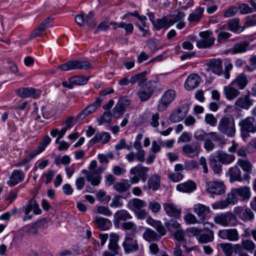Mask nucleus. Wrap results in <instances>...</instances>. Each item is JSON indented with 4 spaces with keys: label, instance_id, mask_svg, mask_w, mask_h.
Listing matches in <instances>:
<instances>
[{
    "label": "nucleus",
    "instance_id": "obj_15",
    "mask_svg": "<svg viewBox=\"0 0 256 256\" xmlns=\"http://www.w3.org/2000/svg\"><path fill=\"white\" fill-rule=\"evenodd\" d=\"M94 222L96 228L102 230H108L112 226L110 220L98 216H95Z\"/></svg>",
    "mask_w": 256,
    "mask_h": 256
},
{
    "label": "nucleus",
    "instance_id": "obj_64",
    "mask_svg": "<svg viewBox=\"0 0 256 256\" xmlns=\"http://www.w3.org/2000/svg\"><path fill=\"white\" fill-rule=\"evenodd\" d=\"M206 122L210 125L211 126H215L217 122L216 118L212 114H206L204 118Z\"/></svg>",
    "mask_w": 256,
    "mask_h": 256
},
{
    "label": "nucleus",
    "instance_id": "obj_45",
    "mask_svg": "<svg viewBox=\"0 0 256 256\" xmlns=\"http://www.w3.org/2000/svg\"><path fill=\"white\" fill-rule=\"evenodd\" d=\"M238 164L244 171L246 172H251L252 164L249 160L239 159Z\"/></svg>",
    "mask_w": 256,
    "mask_h": 256
},
{
    "label": "nucleus",
    "instance_id": "obj_23",
    "mask_svg": "<svg viewBox=\"0 0 256 256\" xmlns=\"http://www.w3.org/2000/svg\"><path fill=\"white\" fill-rule=\"evenodd\" d=\"M253 100L250 98L249 95H244L238 98L234 103L236 106L248 110L252 105Z\"/></svg>",
    "mask_w": 256,
    "mask_h": 256
},
{
    "label": "nucleus",
    "instance_id": "obj_13",
    "mask_svg": "<svg viewBox=\"0 0 256 256\" xmlns=\"http://www.w3.org/2000/svg\"><path fill=\"white\" fill-rule=\"evenodd\" d=\"M163 208L166 214L170 216L178 218L181 216V209L173 203L165 202Z\"/></svg>",
    "mask_w": 256,
    "mask_h": 256
},
{
    "label": "nucleus",
    "instance_id": "obj_43",
    "mask_svg": "<svg viewBox=\"0 0 256 256\" xmlns=\"http://www.w3.org/2000/svg\"><path fill=\"white\" fill-rule=\"evenodd\" d=\"M96 110L92 104L87 106L80 114H79L76 118L82 120L87 116L94 113Z\"/></svg>",
    "mask_w": 256,
    "mask_h": 256
},
{
    "label": "nucleus",
    "instance_id": "obj_37",
    "mask_svg": "<svg viewBox=\"0 0 256 256\" xmlns=\"http://www.w3.org/2000/svg\"><path fill=\"white\" fill-rule=\"evenodd\" d=\"M232 84L236 85L240 90H244L248 84V79L246 75L241 74L232 82Z\"/></svg>",
    "mask_w": 256,
    "mask_h": 256
},
{
    "label": "nucleus",
    "instance_id": "obj_20",
    "mask_svg": "<svg viewBox=\"0 0 256 256\" xmlns=\"http://www.w3.org/2000/svg\"><path fill=\"white\" fill-rule=\"evenodd\" d=\"M233 84L230 83L228 86L224 88V92L226 98L228 100H232L238 96L240 92L233 86Z\"/></svg>",
    "mask_w": 256,
    "mask_h": 256
},
{
    "label": "nucleus",
    "instance_id": "obj_26",
    "mask_svg": "<svg viewBox=\"0 0 256 256\" xmlns=\"http://www.w3.org/2000/svg\"><path fill=\"white\" fill-rule=\"evenodd\" d=\"M143 238L146 241L150 242L158 241L160 239V236L154 230L147 228L142 234Z\"/></svg>",
    "mask_w": 256,
    "mask_h": 256
},
{
    "label": "nucleus",
    "instance_id": "obj_3",
    "mask_svg": "<svg viewBox=\"0 0 256 256\" xmlns=\"http://www.w3.org/2000/svg\"><path fill=\"white\" fill-rule=\"evenodd\" d=\"M158 86V82L156 80H149L145 86L140 87L137 96L142 102L148 100L153 94Z\"/></svg>",
    "mask_w": 256,
    "mask_h": 256
},
{
    "label": "nucleus",
    "instance_id": "obj_53",
    "mask_svg": "<svg viewBox=\"0 0 256 256\" xmlns=\"http://www.w3.org/2000/svg\"><path fill=\"white\" fill-rule=\"evenodd\" d=\"M122 197L120 195H116L112 198L110 206L112 208H120L123 206L122 202Z\"/></svg>",
    "mask_w": 256,
    "mask_h": 256
},
{
    "label": "nucleus",
    "instance_id": "obj_19",
    "mask_svg": "<svg viewBox=\"0 0 256 256\" xmlns=\"http://www.w3.org/2000/svg\"><path fill=\"white\" fill-rule=\"evenodd\" d=\"M250 43L248 41H242L236 43L231 50L233 54H242L251 50Z\"/></svg>",
    "mask_w": 256,
    "mask_h": 256
},
{
    "label": "nucleus",
    "instance_id": "obj_9",
    "mask_svg": "<svg viewBox=\"0 0 256 256\" xmlns=\"http://www.w3.org/2000/svg\"><path fill=\"white\" fill-rule=\"evenodd\" d=\"M235 218L234 215L232 212H226L216 215L214 218V222L216 224L224 226H230L232 220Z\"/></svg>",
    "mask_w": 256,
    "mask_h": 256
},
{
    "label": "nucleus",
    "instance_id": "obj_28",
    "mask_svg": "<svg viewBox=\"0 0 256 256\" xmlns=\"http://www.w3.org/2000/svg\"><path fill=\"white\" fill-rule=\"evenodd\" d=\"M228 174L230 175V181L231 182L235 181L241 182L243 179L241 175L240 170L236 166L229 168Z\"/></svg>",
    "mask_w": 256,
    "mask_h": 256
},
{
    "label": "nucleus",
    "instance_id": "obj_60",
    "mask_svg": "<svg viewBox=\"0 0 256 256\" xmlns=\"http://www.w3.org/2000/svg\"><path fill=\"white\" fill-rule=\"evenodd\" d=\"M221 248L223 252H224L226 256L232 254L234 252V248L232 244H221Z\"/></svg>",
    "mask_w": 256,
    "mask_h": 256
},
{
    "label": "nucleus",
    "instance_id": "obj_51",
    "mask_svg": "<svg viewBox=\"0 0 256 256\" xmlns=\"http://www.w3.org/2000/svg\"><path fill=\"white\" fill-rule=\"evenodd\" d=\"M194 136L197 140L203 141L207 138L208 134L204 130H198L194 132Z\"/></svg>",
    "mask_w": 256,
    "mask_h": 256
},
{
    "label": "nucleus",
    "instance_id": "obj_34",
    "mask_svg": "<svg viewBox=\"0 0 256 256\" xmlns=\"http://www.w3.org/2000/svg\"><path fill=\"white\" fill-rule=\"evenodd\" d=\"M216 158L218 162L226 164L231 163L235 158L234 156L232 154H228L220 152H218Z\"/></svg>",
    "mask_w": 256,
    "mask_h": 256
},
{
    "label": "nucleus",
    "instance_id": "obj_40",
    "mask_svg": "<svg viewBox=\"0 0 256 256\" xmlns=\"http://www.w3.org/2000/svg\"><path fill=\"white\" fill-rule=\"evenodd\" d=\"M110 24L116 26L114 28V29H116L117 28H124L127 34H132L134 30V26L132 24L130 23H125L124 22L116 23V22H112L110 23Z\"/></svg>",
    "mask_w": 256,
    "mask_h": 256
},
{
    "label": "nucleus",
    "instance_id": "obj_36",
    "mask_svg": "<svg viewBox=\"0 0 256 256\" xmlns=\"http://www.w3.org/2000/svg\"><path fill=\"white\" fill-rule=\"evenodd\" d=\"M119 240V236L118 234L112 233L110 236V242L108 246V248L113 252H118L117 250L119 248L118 242Z\"/></svg>",
    "mask_w": 256,
    "mask_h": 256
},
{
    "label": "nucleus",
    "instance_id": "obj_35",
    "mask_svg": "<svg viewBox=\"0 0 256 256\" xmlns=\"http://www.w3.org/2000/svg\"><path fill=\"white\" fill-rule=\"evenodd\" d=\"M204 12V8L202 7H198L194 12L191 13L188 18V20L190 22H198L202 17V14Z\"/></svg>",
    "mask_w": 256,
    "mask_h": 256
},
{
    "label": "nucleus",
    "instance_id": "obj_21",
    "mask_svg": "<svg viewBox=\"0 0 256 256\" xmlns=\"http://www.w3.org/2000/svg\"><path fill=\"white\" fill-rule=\"evenodd\" d=\"M146 71H143L133 75L130 78V84L133 85L137 82L139 87L145 86L147 82V78L146 76Z\"/></svg>",
    "mask_w": 256,
    "mask_h": 256
},
{
    "label": "nucleus",
    "instance_id": "obj_7",
    "mask_svg": "<svg viewBox=\"0 0 256 256\" xmlns=\"http://www.w3.org/2000/svg\"><path fill=\"white\" fill-rule=\"evenodd\" d=\"M122 246L126 254L136 252L138 250V244L136 240L134 238V234H127L122 243Z\"/></svg>",
    "mask_w": 256,
    "mask_h": 256
},
{
    "label": "nucleus",
    "instance_id": "obj_47",
    "mask_svg": "<svg viewBox=\"0 0 256 256\" xmlns=\"http://www.w3.org/2000/svg\"><path fill=\"white\" fill-rule=\"evenodd\" d=\"M210 165L214 173L218 174L222 171V166L220 162L216 158L210 160Z\"/></svg>",
    "mask_w": 256,
    "mask_h": 256
},
{
    "label": "nucleus",
    "instance_id": "obj_49",
    "mask_svg": "<svg viewBox=\"0 0 256 256\" xmlns=\"http://www.w3.org/2000/svg\"><path fill=\"white\" fill-rule=\"evenodd\" d=\"M33 199L30 200H29L28 204L25 206L24 207V212L26 214V216L24 217V220H27L31 219L32 218V216H28L29 213L30 212V211L32 210L33 207Z\"/></svg>",
    "mask_w": 256,
    "mask_h": 256
},
{
    "label": "nucleus",
    "instance_id": "obj_58",
    "mask_svg": "<svg viewBox=\"0 0 256 256\" xmlns=\"http://www.w3.org/2000/svg\"><path fill=\"white\" fill-rule=\"evenodd\" d=\"M130 100L126 96H124L120 97L116 104L125 110L130 104Z\"/></svg>",
    "mask_w": 256,
    "mask_h": 256
},
{
    "label": "nucleus",
    "instance_id": "obj_29",
    "mask_svg": "<svg viewBox=\"0 0 256 256\" xmlns=\"http://www.w3.org/2000/svg\"><path fill=\"white\" fill-rule=\"evenodd\" d=\"M196 239L199 243L206 244L212 242L214 240L213 230H208L207 233L200 234L196 236Z\"/></svg>",
    "mask_w": 256,
    "mask_h": 256
},
{
    "label": "nucleus",
    "instance_id": "obj_59",
    "mask_svg": "<svg viewBox=\"0 0 256 256\" xmlns=\"http://www.w3.org/2000/svg\"><path fill=\"white\" fill-rule=\"evenodd\" d=\"M132 15V16H136V17L138 20H140L141 22V24H142V25L144 26H146V16H140V14L136 12H133V13H130V14H126L125 15H124L123 16H122V19L123 20H124L126 18H127V16L128 15Z\"/></svg>",
    "mask_w": 256,
    "mask_h": 256
},
{
    "label": "nucleus",
    "instance_id": "obj_16",
    "mask_svg": "<svg viewBox=\"0 0 256 256\" xmlns=\"http://www.w3.org/2000/svg\"><path fill=\"white\" fill-rule=\"evenodd\" d=\"M200 80V78L198 74H192L186 78L184 87L188 90H192L198 86Z\"/></svg>",
    "mask_w": 256,
    "mask_h": 256
},
{
    "label": "nucleus",
    "instance_id": "obj_41",
    "mask_svg": "<svg viewBox=\"0 0 256 256\" xmlns=\"http://www.w3.org/2000/svg\"><path fill=\"white\" fill-rule=\"evenodd\" d=\"M239 18H234L229 20L228 22V28L234 32H240L244 30V28L238 26Z\"/></svg>",
    "mask_w": 256,
    "mask_h": 256
},
{
    "label": "nucleus",
    "instance_id": "obj_5",
    "mask_svg": "<svg viewBox=\"0 0 256 256\" xmlns=\"http://www.w3.org/2000/svg\"><path fill=\"white\" fill-rule=\"evenodd\" d=\"M212 32L208 30L200 32L201 39L196 42V46L198 48H206L214 44L215 38L212 36Z\"/></svg>",
    "mask_w": 256,
    "mask_h": 256
},
{
    "label": "nucleus",
    "instance_id": "obj_4",
    "mask_svg": "<svg viewBox=\"0 0 256 256\" xmlns=\"http://www.w3.org/2000/svg\"><path fill=\"white\" fill-rule=\"evenodd\" d=\"M238 124L244 139L250 136L249 132L254 133L256 132V125L254 124V120L252 118L248 117L241 120Z\"/></svg>",
    "mask_w": 256,
    "mask_h": 256
},
{
    "label": "nucleus",
    "instance_id": "obj_8",
    "mask_svg": "<svg viewBox=\"0 0 256 256\" xmlns=\"http://www.w3.org/2000/svg\"><path fill=\"white\" fill-rule=\"evenodd\" d=\"M234 214L240 219L244 220H252L254 218V214L250 208L236 206L234 209Z\"/></svg>",
    "mask_w": 256,
    "mask_h": 256
},
{
    "label": "nucleus",
    "instance_id": "obj_33",
    "mask_svg": "<svg viewBox=\"0 0 256 256\" xmlns=\"http://www.w3.org/2000/svg\"><path fill=\"white\" fill-rule=\"evenodd\" d=\"M160 177L156 174L152 176L148 181V188L153 190H157L160 186Z\"/></svg>",
    "mask_w": 256,
    "mask_h": 256
},
{
    "label": "nucleus",
    "instance_id": "obj_44",
    "mask_svg": "<svg viewBox=\"0 0 256 256\" xmlns=\"http://www.w3.org/2000/svg\"><path fill=\"white\" fill-rule=\"evenodd\" d=\"M242 246L246 250L252 252L256 248V246L254 242L250 240H243L242 241Z\"/></svg>",
    "mask_w": 256,
    "mask_h": 256
},
{
    "label": "nucleus",
    "instance_id": "obj_62",
    "mask_svg": "<svg viewBox=\"0 0 256 256\" xmlns=\"http://www.w3.org/2000/svg\"><path fill=\"white\" fill-rule=\"evenodd\" d=\"M125 110L120 108L118 104H116L112 110V116L115 118H119L124 113Z\"/></svg>",
    "mask_w": 256,
    "mask_h": 256
},
{
    "label": "nucleus",
    "instance_id": "obj_2",
    "mask_svg": "<svg viewBox=\"0 0 256 256\" xmlns=\"http://www.w3.org/2000/svg\"><path fill=\"white\" fill-rule=\"evenodd\" d=\"M92 68L90 63L87 60H73L58 66V68L64 71L74 70H88Z\"/></svg>",
    "mask_w": 256,
    "mask_h": 256
},
{
    "label": "nucleus",
    "instance_id": "obj_27",
    "mask_svg": "<svg viewBox=\"0 0 256 256\" xmlns=\"http://www.w3.org/2000/svg\"><path fill=\"white\" fill-rule=\"evenodd\" d=\"M131 186L128 180L123 179L120 182H116L113 186V188L119 193L126 192Z\"/></svg>",
    "mask_w": 256,
    "mask_h": 256
},
{
    "label": "nucleus",
    "instance_id": "obj_48",
    "mask_svg": "<svg viewBox=\"0 0 256 256\" xmlns=\"http://www.w3.org/2000/svg\"><path fill=\"white\" fill-rule=\"evenodd\" d=\"M184 16V13L182 12H179L176 14L170 16H168L170 24L173 25L174 23L180 20Z\"/></svg>",
    "mask_w": 256,
    "mask_h": 256
},
{
    "label": "nucleus",
    "instance_id": "obj_38",
    "mask_svg": "<svg viewBox=\"0 0 256 256\" xmlns=\"http://www.w3.org/2000/svg\"><path fill=\"white\" fill-rule=\"evenodd\" d=\"M187 112H182V108H178L170 116L172 122H178L181 121L186 116Z\"/></svg>",
    "mask_w": 256,
    "mask_h": 256
},
{
    "label": "nucleus",
    "instance_id": "obj_31",
    "mask_svg": "<svg viewBox=\"0 0 256 256\" xmlns=\"http://www.w3.org/2000/svg\"><path fill=\"white\" fill-rule=\"evenodd\" d=\"M114 222L115 224L120 220L125 221L132 218L131 215L124 210H118L114 213Z\"/></svg>",
    "mask_w": 256,
    "mask_h": 256
},
{
    "label": "nucleus",
    "instance_id": "obj_50",
    "mask_svg": "<svg viewBox=\"0 0 256 256\" xmlns=\"http://www.w3.org/2000/svg\"><path fill=\"white\" fill-rule=\"evenodd\" d=\"M84 24H86L90 27L94 26L96 24L94 18V14L92 12H90L84 18Z\"/></svg>",
    "mask_w": 256,
    "mask_h": 256
},
{
    "label": "nucleus",
    "instance_id": "obj_39",
    "mask_svg": "<svg viewBox=\"0 0 256 256\" xmlns=\"http://www.w3.org/2000/svg\"><path fill=\"white\" fill-rule=\"evenodd\" d=\"M170 20L168 17H162V18H158L156 20L155 24L154 26L156 27V30H160L163 28H168L170 26Z\"/></svg>",
    "mask_w": 256,
    "mask_h": 256
},
{
    "label": "nucleus",
    "instance_id": "obj_22",
    "mask_svg": "<svg viewBox=\"0 0 256 256\" xmlns=\"http://www.w3.org/2000/svg\"><path fill=\"white\" fill-rule=\"evenodd\" d=\"M194 210L200 219L199 222H202L205 219L206 216L210 212V208L208 207L200 204H195Z\"/></svg>",
    "mask_w": 256,
    "mask_h": 256
},
{
    "label": "nucleus",
    "instance_id": "obj_32",
    "mask_svg": "<svg viewBox=\"0 0 256 256\" xmlns=\"http://www.w3.org/2000/svg\"><path fill=\"white\" fill-rule=\"evenodd\" d=\"M82 172L86 176L87 181L90 182L92 185L98 186L100 184L102 178L100 175L95 176L93 172H90L86 170H83Z\"/></svg>",
    "mask_w": 256,
    "mask_h": 256
},
{
    "label": "nucleus",
    "instance_id": "obj_11",
    "mask_svg": "<svg viewBox=\"0 0 256 256\" xmlns=\"http://www.w3.org/2000/svg\"><path fill=\"white\" fill-rule=\"evenodd\" d=\"M200 149V145L198 142H194L191 144H187L182 146V152L184 154L190 158H194L198 154Z\"/></svg>",
    "mask_w": 256,
    "mask_h": 256
},
{
    "label": "nucleus",
    "instance_id": "obj_10",
    "mask_svg": "<svg viewBox=\"0 0 256 256\" xmlns=\"http://www.w3.org/2000/svg\"><path fill=\"white\" fill-rule=\"evenodd\" d=\"M149 168L138 164L136 166L130 168V173L132 175H136L144 182H146L148 177Z\"/></svg>",
    "mask_w": 256,
    "mask_h": 256
},
{
    "label": "nucleus",
    "instance_id": "obj_18",
    "mask_svg": "<svg viewBox=\"0 0 256 256\" xmlns=\"http://www.w3.org/2000/svg\"><path fill=\"white\" fill-rule=\"evenodd\" d=\"M208 66L209 70L215 74L220 75L222 73V60L220 59L212 60Z\"/></svg>",
    "mask_w": 256,
    "mask_h": 256
},
{
    "label": "nucleus",
    "instance_id": "obj_6",
    "mask_svg": "<svg viewBox=\"0 0 256 256\" xmlns=\"http://www.w3.org/2000/svg\"><path fill=\"white\" fill-rule=\"evenodd\" d=\"M206 188L208 192L217 195L222 194L226 191L224 184L220 181H209L206 183Z\"/></svg>",
    "mask_w": 256,
    "mask_h": 256
},
{
    "label": "nucleus",
    "instance_id": "obj_30",
    "mask_svg": "<svg viewBox=\"0 0 256 256\" xmlns=\"http://www.w3.org/2000/svg\"><path fill=\"white\" fill-rule=\"evenodd\" d=\"M238 196L242 200H248L250 196V188L248 186H241L238 188H234Z\"/></svg>",
    "mask_w": 256,
    "mask_h": 256
},
{
    "label": "nucleus",
    "instance_id": "obj_14",
    "mask_svg": "<svg viewBox=\"0 0 256 256\" xmlns=\"http://www.w3.org/2000/svg\"><path fill=\"white\" fill-rule=\"evenodd\" d=\"M175 96V91L172 90H168L162 96L158 108L164 110L168 104L172 102Z\"/></svg>",
    "mask_w": 256,
    "mask_h": 256
},
{
    "label": "nucleus",
    "instance_id": "obj_12",
    "mask_svg": "<svg viewBox=\"0 0 256 256\" xmlns=\"http://www.w3.org/2000/svg\"><path fill=\"white\" fill-rule=\"evenodd\" d=\"M40 90L32 88H22L17 90L18 96L22 98H26L30 96L37 98L40 96Z\"/></svg>",
    "mask_w": 256,
    "mask_h": 256
},
{
    "label": "nucleus",
    "instance_id": "obj_61",
    "mask_svg": "<svg viewBox=\"0 0 256 256\" xmlns=\"http://www.w3.org/2000/svg\"><path fill=\"white\" fill-rule=\"evenodd\" d=\"M97 212L100 214L110 216L112 215V212L108 207L100 206L97 208Z\"/></svg>",
    "mask_w": 256,
    "mask_h": 256
},
{
    "label": "nucleus",
    "instance_id": "obj_1",
    "mask_svg": "<svg viewBox=\"0 0 256 256\" xmlns=\"http://www.w3.org/2000/svg\"><path fill=\"white\" fill-rule=\"evenodd\" d=\"M218 129L221 133L228 137L234 136L236 126L234 118L230 115L222 116L218 122Z\"/></svg>",
    "mask_w": 256,
    "mask_h": 256
},
{
    "label": "nucleus",
    "instance_id": "obj_54",
    "mask_svg": "<svg viewBox=\"0 0 256 256\" xmlns=\"http://www.w3.org/2000/svg\"><path fill=\"white\" fill-rule=\"evenodd\" d=\"M228 240L232 242L237 241L239 239V234L235 228L228 229Z\"/></svg>",
    "mask_w": 256,
    "mask_h": 256
},
{
    "label": "nucleus",
    "instance_id": "obj_24",
    "mask_svg": "<svg viewBox=\"0 0 256 256\" xmlns=\"http://www.w3.org/2000/svg\"><path fill=\"white\" fill-rule=\"evenodd\" d=\"M24 179V176L20 170H14L10 177V180L8 184L10 186H12L22 182Z\"/></svg>",
    "mask_w": 256,
    "mask_h": 256
},
{
    "label": "nucleus",
    "instance_id": "obj_57",
    "mask_svg": "<svg viewBox=\"0 0 256 256\" xmlns=\"http://www.w3.org/2000/svg\"><path fill=\"white\" fill-rule=\"evenodd\" d=\"M51 142V138L48 136L44 137L43 138L42 142L39 146L38 149L36 150L39 154L41 153L46 148V147Z\"/></svg>",
    "mask_w": 256,
    "mask_h": 256
},
{
    "label": "nucleus",
    "instance_id": "obj_42",
    "mask_svg": "<svg viewBox=\"0 0 256 256\" xmlns=\"http://www.w3.org/2000/svg\"><path fill=\"white\" fill-rule=\"evenodd\" d=\"M88 80V78L84 76H77L70 78L68 82L76 85H84L87 83Z\"/></svg>",
    "mask_w": 256,
    "mask_h": 256
},
{
    "label": "nucleus",
    "instance_id": "obj_46",
    "mask_svg": "<svg viewBox=\"0 0 256 256\" xmlns=\"http://www.w3.org/2000/svg\"><path fill=\"white\" fill-rule=\"evenodd\" d=\"M226 199L230 204H235L238 200V196L234 188H232L228 194Z\"/></svg>",
    "mask_w": 256,
    "mask_h": 256
},
{
    "label": "nucleus",
    "instance_id": "obj_55",
    "mask_svg": "<svg viewBox=\"0 0 256 256\" xmlns=\"http://www.w3.org/2000/svg\"><path fill=\"white\" fill-rule=\"evenodd\" d=\"M229 205H230L228 200H222L215 202L212 205V207L215 209H224L227 208Z\"/></svg>",
    "mask_w": 256,
    "mask_h": 256
},
{
    "label": "nucleus",
    "instance_id": "obj_17",
    "mask_svg": "<svg viewBox=\"0 0 256 256\" xmlns=\"http://www.w3.org/2000/svg\"><path fill=\"white\" fill-rule=\"evenodd\" d=\"M110 140V136L108 132H98L96 133L94 136L90 141L89 144L92 146L99 142L105 144L109 142Z\"/></svg>",
    "mask_w": 256,
    "mask_h": 256
},
{
    "label": "nucleus",
    "instance_id": "obj_25",
    "mask_svg": "<svg viewBox=\"0 0 256 256\" xmlns=\"http://www.w3.org/2000/svg\"><path fill=\"white\" fill-rule=\"evenodd\" d=\"M196 186L195 182L192 180H188L186 182L178 184L176 189L180 192H190L196 188Z\"/></svg>",
    "mask_w": 256,
    "mask_h": 256
},
{
    "label": "nucleus",
    "instance_id": "obj_63",
    "mask_svg": "<svg viewBox=\"0 0 256 256\" xmlns=\"http://www.w3.org/2000/svg\"><path fill=\"white\" fill-rule=\"evenodd\" d=\"M148 208L154 213H156L160 210L161 206L158 202L153 200L149 202Z\"/></svg>",
    "mask_w": 256,
    "mask_h": 256
},
{
    "label": "nucleus",
    "instance_id": "obj_56",
    "mask_svg": "<svg viewBox=\"0 0 256 256\" xmlns=\"http://www.w3.org/2000/svg\"><path fill=\"white\" fill-rule=\"evenodd\" d=\"M164 225L168 230L172 229H177L180 226V224L175 220H170L165 222Z\"/></svg>",
    "mask_w": 256,
    "mask_h": 256
},
{
    "label": "nucleus",
    "instance_id": "obj_52",
    "mask_svg": "<svg viewBox=\"0 0 256 256\" xmlns=\"http://www.w3.org/2000/svg\"><path fill=\"white\" fill-rule=\"evenodd\" d=\"M122 227L124 230H130L132 233V234L134 235L137 229L136 225L132 222H124L122 224Z\"/></svg>",
    "mask_w": 256,
    "mask_h": 256
}]
</instances>
